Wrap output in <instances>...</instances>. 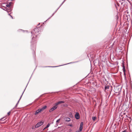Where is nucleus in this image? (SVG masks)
Segmentation results:
<instances>
[{
  "label": "nucleus",
  "instance_id": "4",
  "mask_svg": "<svg viewBox=\"0 0 132 132\" xmlns=\"http://www.w3.org/2000/svg\"><path fill=\"white\" fill-rule=\"evenodd\" d=\"M65 0H64L63 2H62V3H61V5H60V6H59V7L55 11V12L54 13H53V14H52V15L50 17V18H49L48 19H47L46 21H45V22H46V21H47V20H48V19H50L51 17H52V16H53V15H54V13L56 12V11L58 10L59 9V8H60V7L64 3V2L65 1Z\"/></svg>",
  "mask_w": 132,
  "mask_h": 132
},
{
  "label": "nucleus",
  "instance_id": "14",
  "mask_svg": "<svg viewBox=\"0 0 132 132\" xmlns=\"http://www.w3.org/2000/svg\"><path fill=\"white\" fill-rule=\"evenodd\" d=\"M123 71L124 73V74L125 75V67L124 65H123Z\"/></svg>",
  "mask_w": 132,
  "mask_h": 132
},
{
  "label": "nucleus",
  "instance_id": "23",
  "mask_svg": "<svg viewBox=\"0 0 132 132\" xmlns=\"http://www.w3.org/2000/svg\"><path fill=\"white\" fill-rule=\"evenodd\" d=\"M60 120V119L57 120L56 121V123L58 122Z\"/></svg>",
  "mask_w": 132,
  "mask_h": 132
},
{
  "label": "nucleus",
  "instance_id": "15",
  "mask_svg": "<svg viewBox=\"0 0 132 132\" xmlns=\"http://www.w3.org/2000/svg\"><path fill=\"white\" fill-rule=\"evenodd\" d=\"M12 10V9H11V8H10V9H7V12H10Z\"/></svg>",
  "mask_w": 132,
  "mask_h": 132
},
{
  "label": "nucleus",
  "instance_id": "29",
  "mask_svg": "<svg viewBox=\"0 0 132 132\" xmlns=\"http://www.w3.org/2000/svg\"><path fill=\"white\" fill-rule=\"evenodd\" d=\"M76 132H79V131H77Z\"/></svg>",
  "mask_w": 132,
  "mask_h": 132
},
{
  "label": "nucleus",
  "instance_id": "21",
  "mask_svg": "<svg viewBox=\"0 0 132 132\" xmlns=\"http://www.w3.org/2000/svg\"><path fill=\"white\" fill-rule=\"evenodd\" d=\"M62 65H60V66H61ZM59 67V66H49V67Z\"/></svg>",
  "mask_w": 132,
  "mask_h": 132
},
{
  "label": "nucleus",
  "instance_id": "2",
  "mask_svg": "<svg viewBox=\"0 0 132 132\" xmlns=\"http://www.w3.org/2000/svg\"><path fill=\"white\" fill-rule=\"evenodd\" d=\"M121 90V88L119 86H116L114 87V91L116 93H119Z\"/></svg>",
  "mask_w": 132,
  "mask_h": 132
},
{
  "label": "nucleus",
  "instance_id": "6",
  "mask_svg": "<svg viewBox=\"0 0 132 132\" xmlns=\"http://www.w3.org/2000/svg\"><path fill=\"white\" fill-rule=\"evenodd\" d=\"M27 85H28V84L27 85V86H26V87H27ZM26 88H25V89H24V90L23 92V93H22V95H21V97H20V99H19V100L18 101V102L17 103V104H16V105H15V107H14V108H16L17 107V105H18V103H19V101H20V99H21V97H22V95H23V93H24V91H25V89H26Z\"/></svg>",
  "mask_w": 132,
  "mask_h": 132
},
{
  "label": "nucleus",
  "instance_id": "11",
  "mask_svg": "<svg viewBox=\"0 0 132 132\" xmlns=\"http://www.w3.org/2000/svg\"><path fill=\"white\" fill-rule=\"evenodd\" d=\"M64 120L66 121L69 122L71 120V119L69 118L65 117L64 118Z\"/></svg>",
  "mask_w": 132,
  "mask_h": 132
},
{
  "label": "nucleus",
  "instance_id": "8",
  "mask_svg": "<svg viewBox=\"0 0 132 132\" xmlns=\"http://www.w3.org/2000/svg\"><path fill=\"white\" fill-rule=\"evenodd\" d=\"M110 87V86L108 85H105L104 87V91L106 92V90L107 91L108 90V89H109Z\"/></svg>",
  "mask_w": 132,
  "mask_h": 132
},
{
  "label": "nucleus",
  "instance_id": "18",
  "mask_svg": "<svg viewBox=\"0 0 132 132\" xmlns=\"http://www.w3.org/2000/svg\"><path fill=\"white\" fill-rule=\"evenodd\" d=\"M50 126V124H48L47 125V126H46V127L45 128H44V130L46 128H47L48 127Z\"/></svg>",
  "mask_w": 132,
  "mask_h": 132
},
{
  "label": "nucleus",
  "instance_id": "7",
  "mask_svg": "<svg viewBox=\"0 0 132 132\" xmlns=\"http://www.w3.org/2000/svg\"><path fill=\"white\" fill-rule=\"evenodd\" d=\"M75 117L77 119H78L80 118V116L78 112L76 113Z\"/></svg>",
  "mask_w": 132,
  "mask_h": 132
},
{
  "label": "nucleus",
  "instance_id": "13",
  "mask_svg": "<svg viewBox=\"0 0 132 132\" xmlns=\"http://www.w3.org/2000/svg\"><path fill=\"white\" fill-rule=\"evenodd\" d=\"M47 108V106L46 105H45L43 107H42L41 108L39 109L40 110V111H43L44 110L46 109Z\"/></svg>",
  "mask_w": 132,
  "mask_h": 132
},
{
  "label": "nucleus",
  "instance_id": "3",
  "mask_svg": "<svg viewBox=\"0 0 132 132\" xmlns=\"http://www.w3.org/2000/svg\"><path fill=\"white\" fill-rule=\"evenodd\" d=\"M43 122L41 121L38 122L37 124L35 126V127L36 128H37L43 125Z\"/></svg>",
  "mask_w": 132,
  "mask_h": 132
},
{
  "label": "nucleus",
  "instance_id": "1",
  "mask_svg": "<svg viewBox=\"0 0 132 132\" xmlns=\"http://www.w3.org/2000/svg\"><path fill=\"white\" fill-rule=\"evenodd\" d=\"M40 28L39 27L35 28L34 30L31 31V34L32 36H33L32 39V41H31V46H32V45H33V46L34 48L36 47V44L37 39L36 37L37 36L34 34L38 33L40 31Z\"/></svg>",
  "mask_w": 132,
  "mask_h": 132
},
{
  "label": "nucleus",
  "instance_id": "28",
  "mask_svg": "<svg viewBox=\"0 0 132 132\" xmlns=\"http://www.w3.org/2000/svg\"><path fill=\"white\" fill-rule=\"evenodd\" d=\"M122 132H126V130H124Z\"/></svg>",
  "mask_w": 132,
  "mask_h": 132
},
{
  "label": "nucleus",
  "instance_id": "5",
  "mask_svg": "<svg viewBox=\"0 0 132 132\" xmlns=\"http://www.w3.org/2000/svg\"><path fill=\"white\" fill-rule=\"evenodd\" d=\"M57 108V106L55 105L50 110L49 112H51L56 109Z\"/></svg>",
  "mask_w": 132,
  "mask_h": 132
},
{
  "label": "nucleus",
  "instance_id": "12",
  "mask_svg": "<svg viewBox=\"0 0 132 132\" xmlns=\"http://www.w3.org/2000/svg\"><path fill=\"white\" fill-rule=\"evenodd\" d=\"M40 112H41V111H40V110L39 109H38L35 112V113L34 114L35 115H36L37 114H38Z\"/></svg>",
  "mask_w": 132,
  "mask_h": 132
},
{
  "label": "nucleus",
  "instance_id": "27",
  "mask_svg": "<svg viewBox=\"0 0 132 132\" xmlns=\"http://www.w3.org/2000/svg\"><path fill=\"white\" fill-rule=\"evenodd\" d=\"M9 15H10L11 16V17L13 19V17H12V16H11V15H10V14H9Z\"/></svg>",
  "mask_w": 132,
  "mask_h": 132
},
{
  "label": "nucleus",
  "instance_id": "30",
  "mask_svg": "<svg viewBox=\"0 0 132 132\" xmlns=\"http://www.w3.org/2000/svg\"><path fill=\"white\" fill-rule=\"evenodd\" d=\"M40 24V23H39V24H38V25H39V24Z\"/></svg>",
  "mask_w": 132,
  "mask_h": 132
},
{
  "label": "nucleus",
  "instance_id": "16",
  "mask_svg": "<svg viewBox=\"0 0 132 132\" xmlns=\"http://www.w3.org/2000/svg\"><path fill=\"white\" fill-rule=\"evenodd\" d=\"M69 117L70 118H72L73 117V115L72 113H70L69 114Z\"/></svg>",
  "mask_w": 132,
  "mask_h": 132
},
{
  "label": "nucleus",
  "instance_id": "22",
  "mask_svg": "<svg viewBox=\"0 0 132 132\" xmlns=\"http://www.w3.org/2000/svg\"><path fill=\"white\" fill-rule=\"evenodd\" d=\"M10 114V111H9L7 113V114L8 115H9Z\"/></svg>",
  "mask_w": 132,
  "mask_h": 132
},
{
  "label": "nucleus",
  "instance_id": "19",
  "mask_svg": "<svg viewBox=\"0 0 132 132\" xmlns=\"http://www.w3.org/2000/svg\"><path fill=\"white\" fill-rule=\"evenodd\" d=\"M5 118L4 117H3V118H1V119H0V120H1V121H2L3 120H4L5 119Z\"/></svg>",
  "mask_w": 132,
  "mask_h": 132
},
{
  "label": "nucleus",
  "instance_id": "9",
  "mask_svg": "<svg viewBox=\"0 0 132 132\" xmlns=\"http://www.w3.org/2000/svg\"><path fill=\"white\" fill-rule=\"evenodd\" d=\"M64 103V101H59L56 103L55 104V105H56V106H57L58 105H59L60 104H61V103Z\"/></svg>",
  "mask_w": 132,
  "mask_h": 132
},
{
  "label": "nucleus",
  "instance_id": "17",
  "mask_svg": "<svg viewBox=\"0 0 132 132\" xmlns=\"http://www.w3.org/2000/svg\"><path fill=\"white\" fill-rule=\"evenodd\" d=\"M96 119V117H92V119L93 121L95 120Z\"/></svg>",
  "mask_w": 132,
  "mask_h": 132
},
{
  "label": "nucleus",
  "instance_id": "26",
  "mask_svg": "<svg viewBox=\"0 0 132 132\" xmlns=\"http://www.w3.org/2000/svg\"><path fill=\"white\" fill-rule=\"evenodd\" d=\"M11 2H10L8 4H10V6L11 5Z\"/></svg>",
  "mask_w": 132,
  "mask_h": 132
},
{
  "label": "nucleus",
  "instance_id": "24",
  "mask_svg": "<svg viewBox=\"0 0 132 132\" xmlns=\"http://www.w3.org/2000/svg\"><path fill=\"white\" fill-rule=\"evenodd\" d=\"M75 62H70V63H68L67 64H64V65H66V64H71V63H75Z\"/></svg>",
  "mask_w": 132,
  "mask_h": 132
},
{
  "label": "nucleus",
  "instance_id": "20",
  "mask_svg": "<svg viewBox=\"0 0 132 132\" xmlns=\"http://www.w3.org/2000/svg\"><path fill=\"white\" fill-rule=\"evenodd\" d=\"M6 6L7 7H8L9 8L10 7V4H7L6 5Z\"/></svg>",
  "mask_w": 132,
  "mask_h": 132
},
{
  "label": "nucleus",
  "instance_id": "10",
  "mask_svg": "<svg viewBox=\"0 0 132 132\" xmlns=\"http://www.w3.org/2000/svg\"><path fill=\"white\" fill-rule=\"evenodd\" d=\"M83 126V122H81L80 124V127L79 128V131H81L82 130Z\"/></svg>",
  "mask_w": 132,
  "mask_h": 132
},
{
  "label": "nucleus",
  "instance_id": "25",
  "mask_svg": "<svg viewBox=\"0 0 132 132\" xmlns=\"http://www.w3.org/2000/svg\"><path fill=\"white\" fill-rule=\"evenodd\" d=\"M68 126H71V127H72V125L71 124L69 125Z\"/></svg>",
  "mask_w": 132,
  "mask_h": 132
}]
</instances>
